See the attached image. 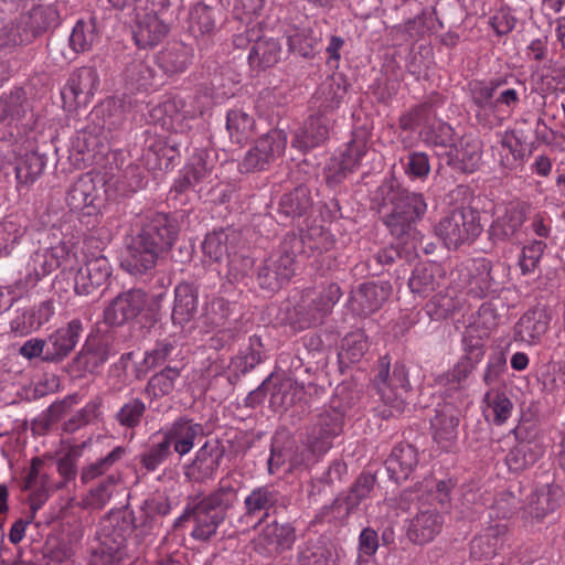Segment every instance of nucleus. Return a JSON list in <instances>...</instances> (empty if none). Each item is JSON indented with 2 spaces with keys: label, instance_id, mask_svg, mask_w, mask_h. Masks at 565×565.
I'll return each mask as SVG.
<instances>
[{
  "label": "nucleus",
  "instance_id": "f257e3e1",
  "mask_svg": "<svg viewBox=\"0 0 565 565\" xmlns=\"http://www.w3.org/2000/svg\"><path fill=\"white\" fill-rule=\"evenodd\" d=\"M179 235L175 218L164 213H150L140 220V230L127 247L122 267L132 275L152 270L173 246Z\"/></svg>",
  "mask_w": 565,
  "mask_h": 565
},
{
  "label": "nucleus",
  "instance_id": "f03ea898",
  "mask_svg": "<svg viewBox=\"0 0 565 565\" xmlns=\"http://www.w3.org/2000/svg\"><path fill=\"white\" fill-rule=\"evenodd\" d=\"M238 499V488L228 477L218 481L217 488L204 495L189 497L183 513L178 519L193 521L191 536L206 542L217 532L218 526L227 518V512L234 508Z\"/></svg>",
  "mask_w": 565,
  "mask_h": 565
},
{
  "label": "nucleus",
  "instance_id": "7ed1b4c3",
  "mask_svg": "<svg viewBox=\"0 0 565 565\" xmlns=\"http://www.w3.org/2000/svg\"><path fill=\"white\" fill-rule=\"evenodd\" d=\"M384 205H391L390 212L383 215V223L390 233L407 243L418 235L416 224L423 220L427 211V203L422 193L395 185L393 182L380 186Z\"/></svg>",
  "mask_w": 565,
  "mask_h": 565
},
{
  "label": "nucleus",
  "instance_id": "20e7f679",
  "mask_svg": "<svg viewBox=\"0 0 565 565\" xmlns=\"http://www.w3.org/2000/svg\"><path fill=\"white\" fill-rule=\"evenodd\" d=\"M131 532V525L125 518L110 515L103 519L97 545L92 548L87 565H119L126 556L127 537Z\"/></svg>",
  "mask_w": 565,
  "mask_h": 565
},
{
  "label": "nucleus",
  "instance_id": "39448f33",
  "mask_svg": "<svg viewBox=\"0 0 565 565\" xmlns=\"http://www.w3.org/2000/svg\"><path fill=\"white\" fill-rule=\"evenodd\" d=\"M382 402L390 407L388 412L383 411L384 417L399 415L405 408V397L411 388L408 373L403 363H395L391 370V362L387 356L380 358L373 377Z\"/></svg>",
  "mask_w": 565,
  "mask_h": 565
},
{
  "label": "nucleus",
  "instance_id": "423d86ee",
  "mask_svg": "<svg viewBox=\"0 0 565 565\" xmlns=\"http://www.w3.org/2000/svg\"><path fill=\"white\" fill-rule=\"evenodd\" d=\"M480 213L472 206H460L444 216L435 227L448 248L473 243L482 233Z\"/></svg>",
  "mask_w": 565,
  "mask_h": 565
},
{
  "label": "nucleus",
  "instance_id": "0eeeda50",
  "mask_svg": "<svg viewBox=\"0 0 565 565\" xmlns=\"http://www.w3.org/2000/svg\"><path fill=\"white\" fill-rule=\"evenodd\" d=\"M202 98L201 95L189 96L188 99L180 96L170 97L149 110V121L163 130L182 132L188 128V120L203 115Z\"/></svg>",
  "mask_w": 565,
  "mask_h": 565
},
{
  "label": "nucleus",
  "instance_id": "6e6552de",
  "mask_svg": "<svg viewBox=\"0 0 565 565\" xmlns=\"http://www.w3.org/2000/svg\"><path fill=\"white\" fill-rule=\"evenodd\" d=\"M60 23V14L55 6H36L21 14L17 25L11 28L8 43L21 45L31 43L38 36Z\"/></svg>",
  "mask_w": 565,
  "mask_h": 565
},
{
  "label": "nucleus",
  "instance_id": "1a4fd4ad",
  "mask_svg": "<svg viewBox=\"0 0 565 565\" xmlns=\"http://www.w3.org/2000/svg\"><path fill=\"white\" fill-rule=\"evenodd\" d=\"M287 142L288 136L284 130H269L260 136L246 152L239 163V170L250 173L269 169L284 154Z\"/></svg>",
  "mask_w": 565,
  "mask_h": 565
},
{
  "label": "nucleus",
  "instance_id": "9d476101",
  "mask_svg": "<svg viewBox=\"0 0 565 565\" xmlns=\"http://www.w3.org/2000/svg\"><path fill=\"white\" fill-rule=\"evenodd\" d=\"M341 296V288L335 282L327 285L318 294L306 290L296 307L300 328L305 329L320 323L323 317L331 312Z\"/></svg>",
  "mask_w": 565,
  "mask_h": 565
},
{
  "label": "nucleus",
  "instance_id": "9b49d317",
  "mask_svg": "<svg viewBox=\"0 0 565 565\" xmlns=\"http://www.w3.org/2000/svg\"><path fill=\"white\" fill-rule=\"evenodd\" d=\"M530 205L523 201H510L499 210L488 230L489 239L494 243L516 241L527 218Z\"/></svg>",
  "mask_w": 565,
  "mask_h": 565
},
{
  "label": "nucleus",
  "instance_id": "f8f14e48",
  "mask_svg": "<svg viewBox=\"0 0 565 565\" xmlns=\"http://www.w3.org/2000/svg\"><path fill=\"white\" fill-rule=\"evenodd\" d=\"M295 274V253L287 244L268 257L257 270V280L263 289L275 291L280 289Z\"/></svg>",
  "mask_w": 565,
  "mask_h": 565
},
{
  "label": "nucleus",
  "instance_id": "ddd939ff",
  "mask_svg": "<svg viewBox=\"0 0 565 565\" xmlns=\"http://www.w3.org/2000/svg\"><path fill=\"white\" fill-rule=\"evenodd\" d=\"M111 266L104 255L89 257L74 277V291L78 296L94 297L107 282Z\"/></svg>",
  "mask_w": 565,
  "mask_h": 565
},
{
  "label": "nucleus",
  "instance_id": "4468645a",
  "mask_svg": "<svg viewBox=\"0 0 565 565\" xmlns=\"http://www.w3.org/2000/svg\"><path fill=\"white\" fill-rule=\"evenodd\" d=\"M441 162L452 170L461 173L475 172L480 163L482 149L480 141L472 136H462L458 142H454L444 153L437 152Z\"/></svg>",
  "mask_w": 565,
  "mask_h": 565
},
{
  "label": "nucleus",
  "instance_id": "2eb2a0df",
  "mask_svg": "<svg viewBox=\"0 0 565 565\" xmlns=\"http://www.w3.org/2000/svg\"><path fill=\"white\" fill-rule=\"evenodd\" d=\"M224 456V450L216 443L206 441L195 452L194 459L184 467L185 478L193 483L213 480Z\"/></svg>",
  "mask_w": 565,
  "mask_h": 565
},
{
  "label": "nucleus",
  "instance_id": "dca6fc26",
  "mask_svg": "<svg viewBox=\"0 0 565 565\" xmlns=\"http://www.w3.org/2000/svg\"><path fill=\"white\" fill-rule=\"evenodd\" d=\"M147 303V295L142 289L132 288L117 295L105 309V320L120 326L137 318Z\"/></svg>",
  "mask_w": 565,
  "mask_h": 565
},
{
  "label": "nucleus",
  "instance_id": "f3484780",
  "mask_svg": "<svg viewBox=\"0 0 565 565\" xmlns=\"http://www.w3.org/2000/svg\"><path fill=\"white\" fill-rule=\"evenodd\" d=\"M461 417L462 411L459 406L452 403L438 405L431 419V428L434 439L441 448L448 450L457 440Z\"/></svg>",
  "mask_w": 565,
  "mask_h": 565
},
{
  "label": "nucleus",
  "instance_id": "a211bd4d",
  "mask_svg": "<svg viewBox=\"0 0 565 565\" xmlns=\"http://www.w3.org/2000/svg\"><path fill=\"white\" fill-rule=\"evenodd\" d=\"M392 294L390 282H364L351 294V309L356 315L369 316L377 311Z\"/></svg>",
  "mask_w": 565,
  "mask_h": 565
},
{
  "label": "nucleus",
  "instance_id": "6ab92c4d",
  "mask_svg": "<svg viewBox=\"0 0 565 565\" xmlns=\"http://www.w3.org/2000/svg\"><path fill=\"white\" fill-rule=\"evenodd\" d=\"M499 164L505 172H513L522 169L526 158L530 156V145L526 136L521 129L505 131L500 141Z\"/></svg>",
  "mask_w": 565,
  "mask_h": 565
},
{
  "label": "nucleus",
  "instance_id": "aec40b11",
  "mask_svg": "<svg viewBox=\"0 0 565 565\" xmlns=\"http://www.w3.org/2000/svg\"><path fill=\"white\" fill-rule=\"evenodd\" d=\"M203 434V426L186 416L178 417L162 431L163 439L168 443L169 448L173 447L174 452L181 457L193 449L195 439Z\"/></svg>",
  "mask_w": 565,
  "mask_h": 565
},
{
  "label": "nucleus",
  "instance_id": "412c9836",
  "mask_svg": "<svg viewBox=\"0 0 565 565\" xmlns=\"http://www.w3.org/2000/svg\"><path fill=\"white\" fill-rule=\"evenodd\" d=\"M552 316L545 306H535L529 309L514 327V339L536 344L547 332Z\"/></svg>",
  "mask_w": 565,
  "mask_h": 565
},
{
  "label": "nucleus",
  "instance_id": "4be33fe9",
  "mask_svg": "<svg viewBox=\"0 0 565 565\" xmlns=\"http://www.w3.org/2000/svg\"><path fill=\"white\" fill-rule=\"evenodd\" d=\"M83 331L82 321L71 320L66 326L58 328L46 339V362L64 360L76 347Z\"/></svg>",
  "mask_w": 565,
  "mask_h": 565
},
{
  "label": "nucleus",
  "instance_id": "5701e85b",
  "mask_svg": "<svg viewBox=\"0 0 565 565\" xmlns=\"http://www.w3.org/2000/svg\"><path fill=\"white\" fill-rule=\"evenodd\" d=\"M563 494L562 488L555 482L536 486L524 505V511L530 516L542 520L559 507Z\"/></svg>",
  "mask_w": 565,
  "mask_h": 565
},
{
  "label": "nucleus",
  "instance_id": "b1692460",
  "mask_svg": "<svg viewBox=\"0 0 565 565\" xmlns=\"http://www.w3.org/2000/svg\"><path fill=\"white\" fill-rule=\"evenodd\" d=\"M99 85V76L95 67L83 66L70 76L63 97H72L78 106L86 105Z\"/></svg>",
  "mask_w": 565,
  "mask_h": 565
},
{
  "label": "nucleus",
  "instance_id": "393cba45",
  "mask_svg": "<svg viewBox=\"0 0 565 565\" xmlns=\"http://www.w3.org/2000/svg\"><path fill=\"white\" fill-rule=\"evenodd\" d=\"M365 153V143L355 140L350 141L341 158L332 159L328 166L326 175L328 184L335 185L342 182L348 174L360 167L361 160Z\"/></svg>",
  "mask_w": 565,
  "mask_h": 565
},
{
  "label": "nucleus",
  "instance_id": "a878e982",
  "mask_svg": "<svg viewBox=\"0 0 565 565\" xmlns=\"http://www.w3.org/2000/svg\"><path fill=\"white\" fill-rule=\"evenodd\" d=\"M330 119L319 113L310 116L296 132L291 146L301 151H308L323 143L329 138Z\"/></svg>",
  "mask_w": 565,
  "mask_h": 565
},
{
  "label": "nucleus",
  "instance_id": "bb28decb",
  "mask_svg": "<svg viewBox=\"0 0 565 565\" xmlns=\"http://www.w3.org/2000/svg\"><path fill=\"white\" fill-rule=\"evenodd\" d=\"M99 200V190L92 173L82 174L73 182L66 193V203L72 211L88 210L92 214L96 210V202Z\"/></svg>",
  "mask_w": 565,
  "mask_h": 565
},
{
  "label": "nucleus",
  "instance_id": "cd10ccee",
  "mask_svg": "<svg viewBox=\"0 0 565 565\" xmlns=\"http://www.w3.org/2000/svg\"><path fill=\"white\" fill-rule=\"evenodd\" d=\"M446 271L437 263L417 265L408 279L411 291L422 298L427 297L445 281Z\"/></svg>",
  "mask_w": 565,
  "mask_h": 565
},
{
  "label": "nucleus",
  "instance_id": "c85d7f7f",
  "mask_svg": "<svg viewBox=\"0 0 565 565\" xmlns=\"http://www.w3.org/2000/svg\"><path fill=\"white\" fill-rule=\"evenodd\" d=\"M114 354L115 350L108 339L94 337L87 339L75 362L78 369L94 373Z\"/></svg>",
  "mask_w": 565,
  "mask_h": 565
},
{
  "label": "nucleus",
  "instance_id": "c756f323",
  "mask_svg": "<svg viewBox=\"0 0 565 565\" xmlns=\"http://www.w3.org/2000/svg\"><path fill=\"white\" fill-rule=\"evenodd\" d=\"M443 524L444 519L436 510L420 511L411 520L407 536L415 544L429 543L439 534Z\"/></svg>",
  "mask_w": 565,
  "mask_h": 565
},
{
  "label": "nucleus",
  "instance_id": "7c9ffc66",
  "mask_svg": "<svg viewBox=\"0 0 565 565\" xmlns=\"http://www.w3.org/2000/svg\"><path fill=\"white\" fill-rule=\"evenodd\" d=\"M199 292L190 282H180L174 289V305L172 321L174 324L184 326L192 321L198 313Z\"/></svg>",
  "mask_w": 565,
  "mask_h": 565
},
{
  "label": "nucleus",
  "instance_id": "2f4dec72",
  "mask_svg": "<svg viewBox=\"0 0 565 565\" xmlns=\"http://www.w3.org/2000/svg\"><path fill=\"white\" fill-rule=\"evenodd\" d=\"M505 524H494L473 537L470 543V554L476 559H488L497 555L503 546L507 534Z\"/></svg>",
  "mask_w": 565,
  "mask_h": 565
},
{
  "label": "nucleus",
  "instance_id": "473e14b6",
  "mask_svg": "<svg viewBox=\"0 0 565 565\" xmlns=\"http://www.w3.org/2000/svg\"><path fill=\"white\" fill-rule=\"evenodd\" d=\"M282 54V46L278 39L270 36H259L253 43L249 54L248 63L254 70H266L276 65Z\"/></svg>",
  "mask_w": 565,
  "mask_h": 565
},
{
  "label": "nucleus",
  "instance_id": "72a5a7b5",
  "mask_svg": "<svg viewBox=\"0 0 565 565\" xmlns=\"http://www.w3.org/2000/svg\"><path fill=\"white\" fill-rule=\"evenodd\" d=\"M169 32V25L158 13H146L134 31L136 44L141 49L152 47L162 41Z\"/></svg>",
  "mask_w": 565,
  "mask_h": 565
},
{
  "label": "nucleus",
  "instance_id": "f704fd0d",
  "mask_svg": "<svg viewBox=\"0 0 565 565\" xmlns=\"http://www.w3.org/2000/svg\"><path fill=\"white\" fill-rule=\"evenodd\" d=\"M418 465V452L412 445H398L393 448L386 460L391 477L399 482L406 480Z\"/></svg>",
  "mask_w": 565,
  "mask_h": 565
},
{
  "label": "nucleus",
  "instance_id": "c9c22d12",
  "mask_svg": "<svg viewBox=\"0 0 565 565\" xmlns=\"http://www.w3.org/2000/svg\"><path fill=\"white\" fill-rule=\"evenodd\" d=\"M281 500V494L271 486H260L250 491L244 500V518H254L259 513L268 516L269 511L276 508Z\"/></svg>",
  "mask_w": 565,
  "mask_h": 565
},
{
  "label": "nucleus",
  "instance_id": "e433bc0d",
  "mask_svg": "<svg viewBox=\"0 0 565 565\" xmlns=\"http://www.w3.org/2000/svg\"><path fill=\"white\" fill-rule=\"evenodd\" d=\"M237 234L234 230L214 231L205 236L202 244L203 254L213 263H220L225 258H231L234 243Z\"/></svg>",
  "mask_w": 565,
  "mask_h": 565
},
{
  "label": "nucleus",
  "instance_id": "4c0bfd02",
  "mask_svg": "<svg viewBox=\"0 0 565 565\" xmlns=\"http://www.w3.org/2000/svg\"><path fill=\"white\" fill-rule=\"evenodd\" d=\"M347 95V83L341 76L328 77L319 87L313 99L319 113L327 115L337 109Z\"/></svg>",
  "mask_w": 565,
  "mask_h": 565
},
{
  "label": "nucleus",
  "instance_id": "58836bf2",
  "mask_svg": "<svg viewBox=\"0 0 565 565\" xmlns=\"http://www.w3.org/2000/svg\"><path fill=\"white\" fill-rule=\"evenodd\" d=\"M320 35L308 26L287 32L289 52L305 58H312L320 51Z\"/></svg>",
  "mask_w": 565,
  "mask_h": 565
},
{
  "label": "nucleus",
  "instance_id": "ea45409f",
  "mask_svg": "<svg viewBox=\"0 0 565 565\" xmlns=\"http://www.w3.org/2000/svg\"><path fill=\"white\" fill-rule=\"evenodd\" d=\"M376 478L372 473H361L354 483L352 484L349 493L343 499H335L332 505V510L345 511V515H349L358 505L366 499L372 490L374 489Z\"/></svg>",
  "mask_w": 565,
  "mask_h": 565
},
{
  "label": "nucleus",
  "instance_id": "a19ab883",
  "mask_svg": "<svg viewBox=\"0 0 565 565\" xmlns=\"http://www.w3.org/2000/svg\"><path fill=\"white\" fill-rule=\"evenodd\" d=\"M312 206L310 191L305 185H299L292 191L285 193L279 201V213L286 217H301Z\"/></svg>",
  "mask_w": 565,
  "mask_h": 565
},
{
  "label": "nucleus",
  "instance_id": "79ce46f5",
  "mask_svg": "<svg viewBox=\"0 0 565 565\" xmlns=\"http://www.w3.org/2000/svg\"><path fill=\"white\" fill-rule=\"evenodd\" d=\"M295 539V530L291 525L277 522L267 524L259 534L260 544L276 552L289 550Z\"/></svg>",
  "mask_w": 565,
  "mask_h": 565
},
{
  "label": "nucleus",
  "instance_id": "37998d69",
  "mask_svg": "<svg viewBox=\"0 0 565 565\" xmlns=\"http://www.w3.org/2000/svg\"><path fill=\"white\" fill-rule=\"evenodd\" d=\"M435 10L429 13L423 12L413 19H409L404 24L395 25L391 30V34L399 42H408L423 36L426 32L434 29L433 18Z\"/></svg>",
  "mask_w": 565,
  "mask_h": 565
},
{
  "label": "nucleus",
  "instance_id": "c03bdc74",
  "mask_svg": "<svg viewBox=\"0 0 565 565\" xmlns=\"http://www.w3.org/2000/svg\"><path fill=\"white\" fill-rule=\"evenodd\" d=\"M255 128V119L247 111L235 108L231 109L226 116V129L232 142L242 145L247 141Z\"/></svg>",
  "mask_w": 565,
  "mask_h": 565
},
{
  "label": "nucleus",
  "instance_id": "a18cd8bd",
  "mask_svg": "<svg viewBox=\"0 0 565 565\" xmlns=\"http://www.w3.org/2000/svg\"><path fill=\"white\" fill-rule=\"evenodd\" d=\"M483 402L487 407L484 416L495 425H502L511 416L513 403L508 395L498 390H491L486 393Z\"/></svg>",
  "mask_w": 565,
  "mask_h": 565
},
{
  "label": "nucleus",
  "instance_id": "49530a36",
  "mask_svg": "<svg viewBox=\"0 0 565 565\" xmlns=\"http://www.w3.org/2000/svg\"><path fill=\"white\" fill-rule=\"evenodd\" d=\"M542 456V448L534 441H520L507 455L505 462L511 471H521Z\"/></svg>",
  "mask_w": 565,
  "mask_h": 565
},
{
  "label": "nucleus",
  "instance_id": "de8ad7c7",
  "mask_svg": "<svg viewBox=\"0 0 565 565\" xmlns=\"http://www.w3.org/2000/svg\"><path fill=\"white\" fill-rule=\"evenodd\" d=\"M192 50L185 45H173L160 52L158 61L168 74L184 72L192 62Z\"/></svg>",
  "mask_w": 565,
  "mask_h": 565
},
{
  "label": "nucleus",
  "instance_id": "09e8293b",
  "mask_svg": "<svg viewBox=\"0 0 565 565\" xmlns=\"http://www.w3.org/2000/svg\"><path fill=\"white\" fill-rule=\"evenodd\" d=\"M127 454V449L122 446L115 447L105 457L87 463L81 470V480L83 483H89L93 480L107 475V472L120 461Z\"/></svg>",
  "mask_w": 565,
  "mask_h": 565
},
{
  "label": "nucleus",
  "instance_id": "8fccbe9b",
  "mask_svg": "<svg viewBox=\"0 0 565 565\" xmlns=\"http://www.w3.org/2000/svg\"><path fill=\"white\" fill-rule=\"evenodd\" d=\"M46 164L44 156L36 151L26 152L17 163L15 175L20 183H33L42 173Z\"/></svg>",
  "mask_w": 565,
  "mask_h": 565
},
{
  "label": "nucleus",
  "instance_id": "3c124183",
  "mask_svg": "<svg viewBox=\"0 0 565 565\" xmlns=\"http://www.w3.org/2000/svg\"><path fill=\"white\" fill-rule=\"evenodd\" d=\"M147 412L146 403L139 397L128 398L117 411L114 418L124 428L138 427Z\"/></svg>",
  "mask_w": 565,
  "mask_h": 565
},
{
  "label": "nucleus",
  "instance_id": "603ef678",
  "mask_svg": "<svg viewBox=\"0 0 565 565\" xmlns=\"http://www.w3.org/2000/svg\"><path fill=\"white\" fill-rule=\"evenodd\" d=\"M179 377L180 369L168 365L149 379L145 390L154 398L169 395L174 390L175 381Z\"/></svg>",
  "mask_w": 565,
  "mask_h": 565
},
{
  "label": "nucleus",
  "instance_id": "864d4df0",
  "mask_svg": "<svg viewBox=\"0 0 565 565\" xmlns=\"http://www.w3.org/2000/svg\"><path fill=\"white\" fill-rule=\"evenodd\" d=\"M419 136L426 145L440 149L449 150L455 142L452 127L444 121L427 125Z\"/></svg>",
  "mask_w": 565,
  "mask_h": 565
},
{
  "label": "nucleus",
  "instance_id": "5fc2aeb1",
  "mask_svg": "<svg viewBox=\"0 0 565 565\" xmlns=\"http://www.w3.org/2000/svg\"><path fill=\"white\" fill-rule=\"evenodd\" d=\"M29 267L31 270L26 275L24 287L34 286L42 277L57 269L58 263L53 260L51 253L45 247L33 254Z\"/></svg>",
  "mask_w": 565,
  "mask_h": 565
},
{
  "label": "nucleus",
  "instance_id": "6e6d98bb",
  "mask_svg": "<svg viewBox=\"0 0 565 565\" xmlns=\"http://www.w3.org/2000/svg\"><path fill=\"white\" fill-rule=\"evenodd\" d=\"M460 308V300L448 289L446 292H438L427 303L426 311L434 320H444Z\"/></svg>",
  "mask_w": 565,
  "mask_h": 565
},
{
  "label": "nucleus",
  "instance_id": "4d7b16f0",
  "mask_svg": "<svg viewBox=\"0 0 565 565\" xmlns=\"http://www.w3.org/2000/svg\"><path fill=\"white\" fill-rule=\"evenodd\" d=\"M369 350L367 338L362 331H355L344 337L339 354L342 362L356 363Z\"/></svg>",
  "mask_w": 565,
  "mask_h": 565
},
{
  "label": "nucleus",
  "instance_id": "13d9d810",
  "mask_svg": "<svg viewBox=\"0 0 565 565\" xmlns=\"http://www.w3.org/2000/svg\"><path fill=\"white\" fill-rule=\"evenodd\" d=\"M298 565H335L332 552L321 542L309 541L299 552Z\"/></svg>",
  "mask_w": 565,
  "mask_h": 565
},
{
  "label": "nucleus",
  "instance_id": "bf43d9fd",
  "mask_svg": "<svg viewBox=\"0 0 565 565\" xmlns=\"http://www.w3.org/2000/svg\"><path fill=\"white\" fill-rule=\"evenodd\" d=\"M473 369V363L469 358L460 359L451 370L438 376L436 382L445 386L447 390H461L463 382L470 375Z\"/></svg>",
  "mask_w": 565,
  "mask_h": 565
},
{
  "label": "nucleus",
  "instance_id": "052dcab7",
  "mask_svg": "<svg viewBox=\"0 0 565 565\" xmlns=\"http://www.w3.org/2000/svg\"><path fill=\"white\" fill-rule=\"evenodd\" d=\"M171 454L168 443L162 438L161 441L149 445L141 454H139L138 461L148 472H153L171 456Z\"/></svg>",
  "mask_w": 565,
  "mask_h": 565
},
{
  "label": "nucleus",
  "instance_id": "680f3d73",
  "mask_svg": "<svg viewBox=\"0 0 565 565\" xmlns=\"http://www.w3.org/2000/svg\"><path fill=\"white\" fill-rule=\"evenodd\" d=\"M401 162L405 174L412 180L424 181L430 173V161L426 152L411 151Z\"/></svg>",
  "mask_w": 565,
  "mask_h": 565
},
{
  "label": "nucleus",
  "instance_id": "e2e57ef3",
  "mask_svg": "<svg viewBox=\"0 0 565 565\" xmlns=\"http://www.w3.org/2000/svg\"><path fill=\"white\" fill-rule=\"evenodd\" d=\"M25 228L17 218H4L0 222V256L10 254L15 244L24 235Z\"/></svg>",
  "mask_w": 565,
  "mask_h": 565
},
{
  "label": "nucleus",
  "instance_id": "0e129e2a",
  "mask_svg": "<svg viewBox=\"0 0 565 565\" xmlns=\"http://www.w3.org/2000/svg\"><path fill=\"white\" fill-rule=\"evenodd\" d=\"M97 39L96 25L93 20L77 21L70 36V44L75 52L88 51Z\"/></svg>",
  "mask_w": 565,
  "mask_h": 565
},
{
  "label": "nucleus",
  "instance_id": "69168bd1",
  "mask_svg": "<svg viewBox=\"0 0 565 565\" xmlns=\"http://www.w3.org/2000/svg\"><path fill=\"white\" fill-rule=\"evenodd\" d=\"M180 354L181 350L175 341L162 340L157 342L156 347L146 353L145 363L149 367H156L166 362L174 361Z\"/></svg>",
  "mask_w": 565,
  "mask_h": 565
},
{
  "label": "nucleus",
  "instance_id": "338daca9",
  "mask_svg": "<svg viewBox=\"0 0 565 565\" xmlns=\"http://www.w3.org/2000/svg\"><path fill=\"white\" fill-rule=\"evenodd\" d=\"M311 424L338 437L343 431L344 413L338 407H329L317 414Z\"/></svg>",
  "mask_w": 565,
  "mask_h": 565
},
{
  "label": "nucleus",
  "instance_id": "774afa93",
  "mask_svg": "<svg viewBox=\"0 0 565 565\" xmlns=\"http://www.w3.org/2000/svg\"><path fill=\"white\" fill-rule=\"evenodd\" d=\"M231 315L230 302L224 298H214L205 307L204 323L211 328L225 326Z\"/></svg>",
  "mask_w": 565,
  "mask_h": 565
}]
</instances>
